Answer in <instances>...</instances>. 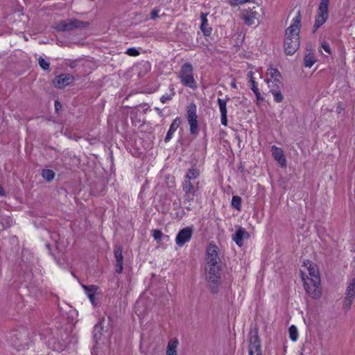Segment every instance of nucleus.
<instances>
[{
  "label": "nucleus",
  "instance_id": "f257e3e1",
  "mask_svg": "<svg viewBox=\"0 0 355 355\" xmlns=\"http://www.w3.org/2000/svg\"><path fill=\"white\" fill-rule=\"evenodd\" d=\"M301 14L298 11L293 24L285 31L284 51L287 55H293L300 46Z\"/></svg>",
  "mask_w": 355,
  "mask_h": 355
},
{
  "label": "nucleus",
  "instance_id": "f03ea898",
  "mask_svg": "<svg viewBox=\"0 0 355 355\" xmlns=\"http://www.w3.org/2000/svg\"><path fill=\"white\" fill-rule=\"evenodd\" d=\"M221 268L219 264L205 265L206 279L209 282V288L212 293L218 291V286L220 284Z\"/></svg>",
  "mask_w": 355,
  "mask_h": 355
},
{
  "label": "nucleus",
  "instance_id": "7ed1b4c3",
  "mask_svg": "<svg viewBox=\"0 0 355 355\" xmlns=\"http://www.w3.org/2000/svg\"><path fill=\"white\" fill-rule=\"evenodd\" d=\"M264 15V11L263 8L257 4L256 6H253L252 8L249 7L248 9L245 10L243 12V19L244 22L247 25H252L259 24L260 20L262 19Z\"/></svg>",
  "mask_w": 355,
  "mask_h": 355
},
{
  "label": "nucleus",
  "instance_id": "20e7f679",
  "mask_svg": "<svg viewBox=\"0 0 355 355\" xmlns=\"http://www.w3.org/2000/svg\"><path fill=\"white\" fill-rule=\"evenodd\" d=\"M193 68L189 62L184 63L179 72L178 78L186 87L195 89L197 88L196 82L193 77Z\"/></svg>",
  "mask_w": 355,
  "mask_h": 355
},
{
  "label": "nucleus",
  "instance_id": "39448f33",
  "mask_svg": "<svg viewBox=\"0 0 355 355\" xmlns=\"http://www.w3.org/2000/svg\"><path fill=\"white\" fill-rule=\"evenodd\" d=\"M88 22L77 19H67L57 22L53 28L58 31H71L78 28H83L88 26Z\"/></svg>",
  "mask_w": 355,
  "mask_h": 355
},
{
  "label": "nucleus",
  "instance_id": "423d86ee",
  "mask_svg": "<svg viewBox=\"0 0 355 355\" xmlns=\"http://www.w3.org/2000/svg\"><path fill=\"white\" fill-rule=\"evenodd\" d=\"M330 0H320L316 19L313 26V32L323 25L329 17V5Z\"/></svg>",
  "mask_w": 355,
  "mask_h": 355
},
{
  "label": "nucleus",
  "instance_id": "0eeeda50",
  "mask_svg": "<svg viewBox=\"0 0 355 355\" xmlns=\"http://www.w3.org/2000/svg\"><path fill=\"white\" fill-rule=\"evenodd\" d=\"M196 105L194 103H190L187 109V119L189 124L190 132L191 135H197L198 134V123L196 114Z\"/></svg>",
  "mask_w": 355,
  "mask_h": 355
},
{
  "label": "nucleus",
  "instance_id": "6e6552de",
  "mask_svg": "<svg viewBox=\"0 0 355 355\" xmlns=\"http://www.w3.org/2000/svg\"><path fill=\"white\" fill-rule=\"evenodd\" d=\"M249 355H262L261 340L258 336V329L250 330L249 333Z\"/></svg>",
  "mask_w": 355,
  "mask_h": 355
},
{
  "label": "nucleus",
  "instance_id": "1a4fd4ad",
  "mask_svg": "<svg viewBox=\"0 0 355 355\" xmlns=\"http://www.w3.org/2000/svg\"><path fill=\"white\" fill-rule=\"evenodd\" d=\"M302 280L304 281V286L308 295L313 299H319L322 295L320 279H318V283L315 282V279L306 280L304 277H302Z\"/></svg>",
  "mask_w": 355,
  "mask_h": 355
},
{
  "label": "nucleus",
  "instance_id": "9d476101",
  "mask_svg": "<svg viewBox=\"0 0 355 355\" xmlns=\"http://www.w3.org/2000/svg\"><path fill=\"white\" fill-rule=\"evenodd\" d=\"M355 297V277L352 278L347 284L345 297L343 301V309L345 312H347L352 304L354 298Z\"/></svg>",
  "mask_w": 355,
  "mask_h": 355
},
{
  "label": "nucleus",
  "instance_id": "9b49d317",
  "mask_svg": "<svg viewBox=\"0 0 355 355\" xmlns=\"http://www.w3.org/2000/svg\"><path fill=\"white\" fill-rule=\"evenodd\" d=\"M218 248L216 244L210 243L207 248L206 265L220 264Z\"/></svg>",
  "mask_w": 355,
  "mask_h": 355
},
{
  "label": "nucleus",
  "instance_id": "f8f14e48",
  "mask_svg": "<svg viewBox=\"0 0 355 355\" xmlns=\"http://www.w3.org/2000/svg\"><path fill=\"white\" fill-rule=\"evenodd\" d=\"M74 80L72 75L69 73L60 74L53 80V85L59 89H62L71 84Z\"/></svg>",
  "mask_w": 355,
  "mask_h": 355
},
{
  "label": "nucleus",
  "instance_id": "ddd939ff",
  "mask_svg": "<svg viewBox=\"0 0 355 355\" xmlns=\"http://www.w3.org/2000/svg\"><path fill=\"white\" fill-rule=\"evenodd\" d=\"M193 234V229L190 227H187L181 230L176 238L175 242L178 245L182 246L187 242L189 241Z\"/></svg>",
  "mask_w": 355,
  "mask_h": 355
},
{
  "label": "nucleus",
  "instance_id": "4468645a",
  "mask_svg": "<svg viewBox=\"0 0 355 355\" xmlns=\"http://www.w3.org/2000/svg\"><path fill=\"white\" fill-rule=\"evenodd\" d=\"M182 189L188 198H190V195H191V199L192 200L195 193L198 189V182L195 183L193 181L192 182L191 180L184 179Z\"/></svg>",
  "mask_w": 355,
  "mask_h": 355
},
{
  "label": "nucleus",
  "instance_id": "2eb2a0df",
  "mask_svg": "<svg viewBox=\"0 0 355 355\" xmlns=\"http://www.w3.org/2000/svg\"><path fill=\"white\" fill-rule=\"evenodd\" d=\"M123 248L121 246H116L114 254L116 259V272L118 274L122 272L123 269V257L122 255Z\"/></svg>",
  "mask_w": 355,
  "mask_h": 355
},
{
  "label": "nucleus",
  "instance_id": "dca6fc26",
  "mask_svg": "<svg viewBox=\"0 0 355 355\" xmlns=\"http://www.w3.org/2000/svg\"><path fill=\"white\" fill-rule=\"evenodd\" d=\"M304 263L307 266V270L309 271V276H307L306 280L315 279V282H316L318 283V279H320V277L316 265L309 261H307V263L304 262Z\"/></svg>",
  "mask_w": 355,
  "mask_h": 355
},
{
  "label": "nucleus",
  "instance_id": "f3484780",
  "mask_svg": "<svg viewBox=\"0 0 355 355\" xmlns=\"http://www.w3.org/2000/svg\"><path fill=\"white\" fill-rule=\"evenodd\" d=\"M271 151L274 159L279 163L281 166H285L286 157L282 148L275 146L271 147Z\"/></svg>",
  "mask_w": 355,
  "mask_h": 355
},
{
  "label": "nucleus",
  "instance_id": "a211bd4d",
  "mask_svg": "<svg viewBox=\"0 0 355 355\" xmlns=\"http://www.w3.org/2000/svg\"><path fill=\"white\" fill-rule=\"evenodd\" d=\"M230 100V98L226 96L225 99H218V103L219 105L220 112L221 114V123L223 125H227V102Z\"/></svg>",
  "mask_w": 355,
  "mask_h": 355
},
{
  "label": "nucleus",
  "instance_id": "6ab92c4d",
  "mask_svg": "<svg viewBox=\"0 0 355 355\" xmlns=\"http://www.w3.org/2000/svg\"><path fill=\"white\" fill-rule=\"evenodd\" d=\"M249 236L250 235L248 232H246L244 229L240 227L239 228V230H237L235 234L233 236V240L239 246L241 247L243 244V239L244 238H248Z\"/></svg>",
  "mask_w": 355,
  "mask_h": 355
},
{
  "label": "nucleus",
  "instance_id": "aec40b11",
  "mask_svg": "<svg viewBox=\"0 0 355 355\" xmlns=\"http://www.w3.org/2000/svg\"><path fill=\"white\" fill-rule=\"evenodd\" d=\"M181 121L179 118H176L173 120V123H171L169 130L167 132V135L164 139L165 142H168L171 140L172 138V136L175 131L177 130V128L179 127Z\"/></svg>",
  "mask_w": 355,
  "mask_h": 355
},
{
  "label": "nucleus",
  "instance_id": "412c9836",
  "mask_svg": "<svg viewBox=\"0 0 355 355\" xmlns=\"http://www.w3.org/2000/svg\"><path fill=\"white\" fill-rule=\"evenodd\" d=\"M105 322V318H102L99 322L95 325L94 329V338L96 341L98 340H100L101 338V336L103 334V331L104 329L103 327V322Z\"/></svg>",
  "mask_w": 355,
  "mask_h": 355
},
{
  "label": "nucleus",
  "instance_id": "4be33fe9",
  "mask_svg": "<svg viewBox=\"0 0 355 355\" xmlns=\"http://www.w3.org/2000/svg\"><path fill=\"white\" fill-rule=\"evenodd\" d=\"M202 24L200 25V29L202 30L203 34L206 36L210 35L211 33V28L208 27V21L207 19V14L201 13L200 15Z\"/></svg>",
  "mask_w": 355,
  "mask_h": 355
},
{
  "label": "nucleus",
  "instance_id": "5701e85b",
  "mask_svg": "<svg viewBox=\"0 0 355 355\" xmlns=\"http://www.w3.org/2000/svg\"><path fill=\"white\" fill-rule=\"evenodd\" d=\"M178 345V339L174 338L170 340L167 345L166 355H177Z\"/></svg>",
  "mask_w": 355,
  "mask_h": 355
},
{
  "label": "nucleus",
  "instance_id": "b1692460",
  "mask_svg": "<svg viewBox=\"0 0 355 355\" xmlns=\"http://www.w3.org/2000/svg\"><path fill=\"white\" fill-rule=\"evenodd\" d=\"M266 83L268 85V87L270 90H273V89H282L283 83L281 81V78L279 79H266Z\"/></svg>",
  "mask_w": 355,
  "mask_h": 355
},
{
  "label": "nucleus",
  "instance_id": "393cba45",
  "mask_svg": "<svg viewBox=\"0 0 355 355\" xmlns=\"http://www.w3.org/2000/svg\"><path fill=\"white\" fill-rule=\"evenodd\" d=\"M199 175V171L197 168L192 167L191 168H189L187 172L185 179L194 182L195 180L198 178Z\"/></svg>",
  "mask_w": 355,
  "mask_h": 355
},
{
  "label": "nucleus",
  "instance_id": "a878e982",
  "mask_svg": "<svg viewBox=\"0 0 355 355\" xmlns=\"http://www.w3.org/2000/svg\"><path fill=\"white\" fill-rule=\"evenodd\" d=\"M280 72L275 68H269L266 72V79H279L281 78Z\"/></svg>",
  "mask_w": 355,
  "mask_h": 355
},
{
  "label": "nucleus",
  "instance_id": "bb28decb",
  "mask_svg": "<svg viewBox=\"0 0 355 355\" xmlns=\"http://www.w3.org/2000/svg\"><path fill=\"white\" fill-rule=\"evenodd\" d=\"M315 59L313 53H309L304 56V64L306 67L311 68L315 62Z\"/></svg>",
  "mask_w": 355,
  "mask_h": 355
},
{
  "label": "nucleus",
  "instance_id": "cd10ccee",
  "mask_svg": "<svg viewBox=\"0 0 355 355\" xmlns=\"http://www.w3.org/2000/svg\"><path fill=\"white\" fill-rule=\"evenodd\" d=\"M42 176L46 181H51L55 177V173L51 169H44L42 171Z\"/></svg>",
  "mask_w": 355,
  "mask_h": 355
},
{
  "label": "nucleus",
  "instance_id": "c85d7f7f",
  "mask_svg": "<svg viewBox=\"0 0 355 355\" xmlns=\"http://www.w3.org/2000/svg\"><path fill=\"white\" fill-rule=\"evenodd\" d=\"M281 89H273V90H270V92L272 93V94L274 96L275 101L277 103H281L284 100V96L282 94Z\"/></svg>",
  "mask_w": 355,
  "mask_h": 355
},
{
  "label": "nucleus",
  "instance_id": "c756f323",
  "mask_svg": "<svg viewBox=\"0 0 355 355\" xmlns=\"http://www.w3.org/2000/svg\"><path fill=\"white\" fill-rule=\"evenodd\" d=\"M288 331H289L290 338L293 341L297 340V339L298 338V332H297V327L294 325H292L289 327Z\"/></svg>",
  "mask_w": 355,
  "mask_h": 355
},
{
  "label": "nucleus",
  "instance_id": "7c9ffc66",
  "mask_svg": "<svg viewBox=\"0 0 355 355\" xmlns=\"http://www.w3.org/2000/svg\"><path fill=\"white\" fill-rule=\"evenodd\" d=\"M241 197H239L238 196H234L232 197V205L233 207L236 208L237 210H240L241 209Z\"/></svg>",
  "mask_w": 355,
  "mask_h": 355
},
{
  "label": "nucleus",
  "instance_id": "2f4dec72",
  "mask_svg": "<svg viewBox=\"0 0 355 355\" xmlns=\"http://www.w3.org/2000/svg\"><path fill=\"white\" fill-rule=\"evenodd\" d=\"M39 64L40 67L44 70H48L50 67V62L46 60H44L43 58L40 57L38 59Z\"/></svg>",
  "mask_w": 355,
  "mask_h": 355
},
{
  "label": "nucleus",
  "instance_id": "473e14b6",
  "mask_svg": "<svg viewBox=\"0 0 355 355\" xmlns=\"http://www.w3.org/2000/svg\"><path fill=\"white\" fill-rule=\"evenodd\" d=\"M173 87L171 86V94L170 95H164L161 97L160 101L162 103H165L167 101L171 100L172 97L175 95V92L173 91Z\"/></svg>",
  "mask_w": 355,
  "mask_h": 355
},
{
  "label": "nucleus",
  "instance_id": "72a5a7b5",
  "mask_svg": "<svg viewBox=\"0 0 355 355\" xmlns=\"http://www.w3.org/2000/svg\"><path fill=\"white\" fill-rule=\"evenodd\" d=\"M83 288L85 291H86L87 294L88 295V293H94L97 290V286L95 285H90V286H83Z\"/></svg>",
  "mask_w": 355,
  "mask_h": 355
},
{
  "label": "nucleus",
  "instance_id": "f704fd0d",
  "mask_svg": "<svg viewBox=\"0 0 355 355\" xmlns=\"http://www.w3.org/2000/svg\"><path fill=\"white\" fill-rule=\"evenodd\" d=\"M162 235V232L159 230H154L153 231V236L155 241L161 240Z\"/></svg>",
  "mask_w": 355,
  "mask_h": 355
},
{
  "label": "nucleus",
  "instance_id": "c9c22d12",
  "mask_svg": "<svg viewBox=\"0 0 355 355\" xmlns=\"http://www.w3.org/2000/svg\"><path fill=\"white\" fill-rule=\"evenodd\" d=\"M126 53L131 56H137L139 54V51L135 48H130L126 51Z\"/></svg>",
  "mask_w": 355,
  "mask_h": 355
},
{
  "label": "nucleus",
  "instance_id": "e433bc0d",
  "mask_svg": "<svg viewBox=\"0 0 355 355\" xmlns=\"http://www.w3.org/2000/svg\"><path fill=\"white\" fill-rule=\"evenodd\" d=\"M321 46L326 52L331 54V48L327 42H323L321 44Z\"/></svg>",
  "mask_w": 355,
  "mask_h": 355
},
{
  "label": "nucleus",
  "instance_id": "4c0bfd02",
  "mask_svg": "<svg viewBox=\"0 0 355 355\" xmlns=\"http://www.w3.org/2000/svg\"><path fill=\"white\" fill-rule=\"evenodd\" d=\"M250 85H251V89L253 91V92H257L259 91V89L256 86V82L254 80H250Z\"/></svg>",
  "mask_w": 355,
  "mask_h": 355
},
{
  "label": "nucleus",
  "instance_id": "58836bf2",
  "mask_svg": "<svg viewBox=\"0 0 355 355\" xmlns=\"http://www.w3.org/2000/svg\"><path fill=\"white\" fill-rule=\"evenodd\" d=\"M87 295H88L89 298L92 304H94V300H95L94 293H88Z\"/></svg>",
  "mask_w": 355,
  "mask_h": 355
},
{
  "label": "nucleus",
  "instance_id": "ea45409f",
  "mask_svg": "<svg viewBox=\"0 0 355 355\" xmlns=\"http://www.w3.org/2000/svg\"><path fill=\"white\" fill-rule=\"evenodd\" d=\"M343 110V107H342V105L340 103H338L336 106V112L340 114Z\"/></svg>",
  "mask_w": 355,
  "mask_h": 355
},
{
  "label": "nucleus",
  "instance_id": "a19ab883",
  "mask_svg": "<svg viewBox=\"0 0 355 355\" xmlns=\"http://www.w3.org/2000/svg\"><path fill=\"white\" fill-rule=\"evenodd\" d=\"M254 94H255L257 99L258 101H259V100L263 101V98L261 96V93L259 92V90L257 91V92H254Z\"/></svg>",
  "mask_w": 355,
  "mask_h": 355
},
{
  "label": "nucleus",
  "instance_id": "79ce46f5",
  "mask_svg": "<svg viewBox=\"0 0 355 355\" xmlns=\"http://www.w3.org/2000/svg\"><path fill=\"white\" fill-rule=\"evenodd\" d=\"M158 16V11L157 10H153L151 12V18L155 19Z\"/></svg>",
  "mask_w": 355,
  "mask_h": 355
},
{
  "label": "nucleus",
  "instance_id": "37998d69",
  "mask_svg": "<svg viewBox=\"0 0 355 355\" xmlns=\"http://www.w3.org/2000/svg\"><path fill=\"white\" fill-rule=\"evenodd\" d=\"M0 196H6V192L1 185H0Z\"/></svg>",
  "mask_w": 355,
  "mask_h": 355
},
{
  "label": "nucleus",
  "instance_id": "c03bdc74",
  "mask_svg": "<svg viewBox=\"0 0 355 355\" xmlns=\"http://www.w3.org/2000/svg\"><path fill=\"white\" fill-rule=\"evenodd\" d=\"M248 76L250 78V80H254V78H253V73H252V71H249L248 73Z\"/></svg>",
  "mask_w": 355,
  "mask_h": 355
},
{
  "label": "nucleus",
  "instance_id": "a18cd8bd",
  "mask_svg": "<svg viewBox=\"0 0 355 355\" xmlns=\"http://www.w3.org/2000/svg\"><path fill=\"white\" fill-rule=\"evenodd\" d=\"M61 107L60 103L58 101H55V110H58V107Z\"/></svg>",
  "mask_w": 355,
  "mask_h": 355
},
{
  "label": "nucleus",
  "instance_id": "49530a36",
  "mask_svg": "<svg viewBox=\"0 0 355 355\" xmlns=\"http://www.w3.org/2000/svg\"><path fill=\"white\" fill-rule=\"evenodd\" d=\"M75 66H76L75 61L72 62L69 64V67H70L71 68H73V67H75Z\"/></svg>",
  "mask_w": 355,
  "mask_h": 355
},
{
  "label": "nucleus",
  "instance_id": "de8ad7c7",
  "mask_svg": "<svg viewBox=\"0 0 355 355\" xmlns=\"http://www.w3.org/2000/svg\"><path fill=\"white\" fill-rule=\"evenodd\" d=\"M46 248L50 250H51V245L46 244Z\"/></svg>",
  "mask_w": 355,
  "mask_h": 355
},
{
  "label": "nucleus",
  "instance_id": "09e8293b",
  "mask_svg": "<svg viewBox=\"0 0 355 355\" xmlns=\"http://www.w3.org/2000/svg\"><path fill=\"white\" fill-rule=\"evenodd\" d=\"M232 86L233 87H236V85H235V83H232Z\"/></svg>",
  "mask_w": 355,
  "mask_h": 355
}]
</instances>
